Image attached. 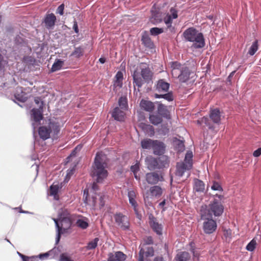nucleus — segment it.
<instances>
[{"label":"nucleus","instance_id":"6e6552de","mask_svg":"<svg viewBox=\"0 0 261 261\" xmlns=\"http://www.w3.org/2000/svg\"><path fill=\"white\" fill-rule=\"evenodd\" d=\"M55 222L56 227L57 228V236L56 237V244H58L61 234L63 233V230L65 229L62 228L63 222L65 221V214L64 213H60L57 219H54Z\"/></svg>","mask_w":261,"mask_h":261},{"label":"nucleus","instance_id":"7ed1b4c3","mask_svg":"<svg viewBox=\"0 0 261 261\" xmlns=\"http://www.w3.org/2000/svg\"><path fill=\"white\" fill-rule=\"evenodd\" d=\"M183 36L186 41L194 42L193 46L196 48H202L205 45L202 34L194 28H189L185 30Z\"/></svg>","mask_w":261,"mask_h":261},{"label":"nucleus","instance_id":"bb28decb","mask_svg":"<svg viewBox=\"0 0 261 261\" xmlns=\"http://www.w3.org/2000/svg\"><path fill=\"white\" fill-rule=\"evenodd\" d=\"M190 258L191 256L188 252L182 251L176 254L174 261H188Z\"/></svg>","mask_w":261,"mask_h":261},{"label":"nucleus","instance_id":"5fc2aeb1","mask_svg":"<svg viewBox=\"0 0 261 261\" xmlns=\"http://www.w3.org/2000/svg\"><path fill=\"white\" fill-rule=\"evenodd\" d=\"M212 189L214 190H218V191H222V188L220 185V184L216 181H214L213 186H212Z\"/></svg>","mask_w":261,"mask_h":261},{"label":"nucleus","instance_id":"f704fd0d","mask_svg":"<svg viewBox=\"0 0 261 261\" xmlns=\"http://www.w3.org/2000/svg\"><path fill=\"white\" fill-rule=\"evenodd\" d=\"M154 97L156 98H163L169 101H173L174 99L173 93L172 92H168L167 93H165L164 94H159L155 93L154 94Z\"/></svg>","mask_w":261,"mask_h":261},{"label":"nucleus","instance_id":"774afa93","mask_svg":"<svg viewBox=\"0 0 261 261\" xmlns=\"http://www.w3.org/2000/svg\"><path fill=\"white\" fill-rule=\"evenodd\" d=\"M128 196L129 199L135 198L136 197V194L134 191H130L128 192Z\"/></svg>","mask_w":261,"mask_h":261},{"label":"nucleus","instance_id":"f3484780","mask_svg":"<svg viewBox=\"0 0 261 261\" xmlns=\"http://www.w3.org/2000/svg\"><path fill=\"white\" fill-rule=\"evenodd\" d=\"M56 20V17L53 13L47 14L44 20L45 27L48 29H51L54 26Z\"/></svg>","mask_w":261,"mask_h":261},{"label":"nucleus","instance_id":"69168bd1","mask_svg":"<svg viewBox=\"0 0 261 261\" xmlns=\"http://www.w3.org/2000/svg\"><path fill=\"white\" fill-rule=\"evenodd\" d=\"M72 29L74 30L75 32L76 33H79V29L77 22L75 20V19H74L73 21V25L72 26Z\"/></svg>","mask_w":261,"mask_h":261},{"label":"nucleus","instance_id":"ea45409f","mask_svg":"<svg viewBox=\"0 0 261 261\" xmlns=\"http://www.w3.org/2000/svg\"><path fill=\"white\" fill-rule=\"evenodd\" d=\"M258 41L257 40H256L255 41H254L252 44V45L251 46L249 51H248V54L250 55V56H253L255 54V53H256V51L258 49Z\"/></svg>","mask_w":261,"mask_h":261},{"label":"nucleus","instance_id":"2eb2a0df","mask_svg":"<svg viewBox=\"0 0 261 261\" xmlns=\"http://www.w3.org/2000/svg\"><path fill=\"white\" fill-rule=\"evenodd\" d=\"M213 213L212 212L210 206L208 205H203L201 206L200 215L202 219L208 220L212 219Z\"/></svg>","mask_w":261,"mask_h":261},{"label":"nucleus","instance_id":"3c124183","mask_svg":"<svg viewBox=\"0 0 261 261\" xmlns=\"http://www.w3.org/2000/svg\"><path fill=\"white\" fill-rule=\"evenodd\" d=\"M193 157V154L191 151L188 152L185 156V158L184 160V161L183 163H185L186 164H188L189 162H190L191 165H192V159Z\"/></svg>","mask_w":261,"mask_h":261},{"label":"nucleus","instance_id":"13d9d810","mask_svg":"<svg viewBox=\"0 0 261 261\" xmlns=\"http://www.w3.org/2000/svg\"><path fill=\"white\" fill-rule=\"evenodd\" d=\"M49 255H53V253L50 252V250L49 251H48V252H46V253H43V254H40L39 255V257L41 259H43L44 258H47Z\"/></svg>","mask_w":261,"mask_h":261},{"label":"nucleus","instance_id":"4d7b16f0","mask_svg":"<svg viewBox=\"0 0 261 261\" xmlns=\"http://www.w3.org/2000/svg\"><path fill=\"white\" fill-rule=\"evenodd\" d=\"M129 203L132 204V205L134 207V211L136 213H137V203L135 198L129 199Z\"/></svg>","mask_w":261,"mask_h":261},{"label":"nucleus","instance_id":"58836bf2","mask_svg":"<svg viewBox=\"0 0 261 261\" xmlns=\"http://www.w3.org/2000/svg\"><path fill=\"white\" fill-rule=\"evenodd\" d=\"M63 64V61L60 60H58L53 64L52 67L51 68V71L55 72L56 71L60 70Z\"/></svg>","mask_w":261,"mask_h":261},{"label":"nucleus","instance_id":"09e8293b","mask_svg":"<svg viewBox=\"0 0 261 261\" xmlns=\"http://www.w3.org/2000/svg\"><path fill=\"white\" fill-rule=\"evenodd\" d=\"M256 245V241L254 239L252 240L247 245L246 249L250 251H253Z\"/></svg>","mask_w":261,"mask_h":261},{"label":"nucleus","instance_id":"a19ab883","mask_svg":"<svg viewBox=\"0 0 261 261\" xmlns=\"http://www.w3.org/2000/svg\"><path fill=\"white\" fill-rule=\"evenodd\" d=\"M174 143L175 147L178 151L182 152L185 150V145L184 142L182 141L176 139V140L174 141Z\"/></svg>","mask_w":261,"mask_h":261},{"label":"nucleus","instance_id":"c9c22d12","mask_svg":"<svg viewBox=\"0 0 261 261\" xmlns=\"http://www.w3.org/2000/svg\"><path fill=\"white\" fill-rule=\"evenodd\" d=\"M153 141L154 140H152L150 139L143 140L141 142V146L143 149H152V146L153 144Z\"/></svg>","mask_w":261,"mask_h":261},{"label":"nucleus","instance_id":"423d86ee","mask_svg":"<svg viewBox=\"0 0 261 261\" xmlns=\"http://www.w3.org/2000/svg\"><path fill=\"white\" fill-rule=\"evenodd\" d=\"M115 221L122 230L129 229L130 223L128 218L121 213H117L114 216Z\"/></svg>","mask_w":261,"mask_h":261},{"label":"nucleus","instance_id":"aec40b11","mask_svg":"<svg viewBox=\"0 0 261 261\" xmlns=\"http://www.w3.org/2000/svg\"><path fill=\"white\" fill-rule=\"evenodd\" d=\"M112 116L116 120L122 121L124 120L125 113L119 108L116 107L112 112Z\"/></svg>","mask_w":261,"mask_h":261},{"label":"nucleus","instance_id":"393cba45","mask_svg":"<svg viewBox=\"0 0 261 261\" xmlns=\"http://www.w3.org/2000/svg\"><path fill=\"white\" fill-rule=\"evenodd\" d=\"M42 110L34 108L31 110L32 118L35 122H39L43 119Z\"/></svg>","mask_w":261,"mask_h":261},{"label":"nucleus","instance_id":"f8f14e48","mask_svg":"<svg viewBox=\"0 0 261 261\" xmlns=\"http://www.w3.org/2000/svg\"><path fill=\"white\" fill-rule=\"evenodd\" d=\"M163 194L162 188L159 186H153L151 187L149 190L146 193L145 198H148L149 197H160Z\"/></svg>","mask_w":261,"mask_h":261},{"label":"nucleus","instance_id":"9d476101","mask_svg":"<svg viewBox=\"0 0 261 261\" xmlns=\"http://www.w3.org/2000/svg\"><path fill=\"white\" fill-rule=\"evenodd\" d=\"M206 220L203 223V229L205 233L211 234L216 230L217 224L216 221L212 219Z\"/></svg>","mask_w":261,"mask_h":261},{"label":"nucleus","instance_id":"b1692460","mask_svg":"<svg viewBox=\"0 0 261 261\" xmlns=\"http://www.w3.org/2000/svg\"><path fill=\"white\" fill-rule=\"evenodd\" d=\"M210 117L215 123L219 124L221 120L220 110L218 109L211 110Z\"/></svg>","mask_w":261,"mask_h":261},{"label":"nucleus","instance_id":"4468645a","mask_svg":"<svg viewBox=\"0 0 261 261\" xmlns=\"http://www.w3.org/2000/svg\"><path fill=\"white\" fill-rule=\"evenodd\" d=\"M152 256L154 255V249L152 247L141 248L139 253L138 261H144V256Z\"/></svg>","mask_w":261,"mask_h":261},{"label":"nucleus","instance_id":"72a5a7b5","mask_svg":"<svg viewBox=\"0 0 261 261\" xmlns=\"http://www.w3.org/2000/svg\"><path fill=\"white\" fill-rule=\"evenodd\" d=\"M78 227L82 229H85L89 226V223L88 222V219L85 218L84 219H79L76 221L75 224Z\"/></svg>","mask_w":261,"mask_h":261},{"label":"nucleus","instance_id":"c85d7f7f","mask_svg":"<svg viewBox=\"0 0 261 261\" xmlns=\"http://www.w3.org/2000/svg\"><path fill=\"white\" fill-rule=\"evenodd\" d=\"M194 190L197 192H203L205 190L204 182L198 179H195Z\"/></svg>","mask_w":261,"mask_h":261},{"label":"nucleus","instance_id":"f03ea898","mask_svg":"<svg viewBox=\"0 0 261 261\" xmlns=\"http://www.w3.org/2000/svg\"><path fill=\"white\" fill-rule=\"evenodd\" d=\"M153 72L146 63H141L134 70L133 74V83L141 88L144 83H149L152 81Z\"/></svg>","mask_w":261,"mask_h":261},{"label":"nucleus","instance_id":"412c9836","mask_svg":"<svg viewBox=\"0 0 261 261\" xmlns=\"http://www.w3.org/2000/svg\"><path fill=\"white\" fill-rule=\"evenodd\" d=\"M141 41L142 44L146 47L151 49L154 47L153 42L151 40L146 31L143 33L141 38Z\"/></svg>","mask_w":261,"mask_h":261},{"label":"nucleus","instance_id":"338daca9","mask_svg":"<svg viewBox=\"0 0 261 261\" xmlns=\"http://www.w3.org/2000/svg\"><path fill=\"white\" fill-rule=\"evenodd\" d=\"M253 155L255 157H258L261 155V147L258 148L253 152Z\"/></svg>","mask_w":261,"mask_h":261},{"label":"nucleus","instance_id":"680f3d73","mask_svg":"<svg viewBox=\"0 0 261 261\" xmlns=\"http://www.w3.org/2000/svg\"><path fill=\"white\" fill-rule=\"evenodd\" d=\"M201 121L204 122L207 126H208L209 128H211L212 127L210 124V121L207 117H203L202 118Z\"/></svg>","mask_w":261,"mask_h":261},{"label":"nucleus","instance_id":"cd10ccee","mask_svg":"<svg viewBox=\"0 0 261 261\" xmlns=\"http://www.w3.org/2000/svg\"><path fill=\"white\" fill-rule=\"evenodd\" d=\"M61 248L60 246L55 247L50 250V252L53 253L54 257L60 256V261H65V254L62 253Z\"/></svg>","mask_w":261,"mask_h":261},{"label":"nucleus","instance_id":"1a4fd4ad","mask_svg":"<svg viewBox=\"0 0 261 261\" xmlns=\"http://www.w3.org/2000/svg\"><path fill=\"white\" fill-rule=\"evenodd\" d=\"M149 224L153 230L159 235L162 234V226L161 224H159L156 219L152 214L149 215Z\"/></svg>","mask_w":261,"mask_h":261},{"label":"nucleus","instance_id":"a878e982","mask_svg":"<svg viewBox=\"0 0 261 261\" xmlns=\"http://www.w3.org/2000/svg\"><path fill=\"white\" fill-rule=\"evenodd\" d=\"M59 190V187L58 185L53 184L49 188L48 194L50 196H54V199L58 200L59 199V196L58 192Z\"/></svg>","mask_w":261,"mask_h":261},{"label":"nucleus","instance_id":"4be33fe9","mask_svg":"<svg viewBox=\"0 0 261 261\" xmlns=\"http://www.w3.org/2000/svg\"><path fill=\"white\" fill-rule=\"evenodd\" d=\"M140 105L142 109L147 112H151L154 110V105L150 101L142 99Z\"/></svg>","mask_w":261,"mask_h":261},{"label":"nucleus","instance_id":"49530a36","mask_svg":"<svg viewBox=\"0 0 261 261\" xmlns=\"http://www.w3.org/2000/svg\"><path fill=\"white\" fill-rule=\"evenodd\" d=\"M84 53V49L81 47L75 48L74 51L72 53L71 55L74 56L76 58L83 56Z\"/></svg>","mask_w":261,"mask_h":261},{"label":"nucleus","instance_id":"7c9ffc66","mask_svg":"<svg viewBox=\"0 0 261 261\" xmlns=\"http://www.w3.org/2000/svg\"><path fill=\"white\" fill-rule=\"evenodd\" d=\"M82 217L80 215L75 214H71L66 211V223L69 222L70 227L74 223L76 224V221L79 219V217Z\"/></svg>","mask_w":261,"mask_h":261},{"label":"nucleus","instance_id":"39448f33","mask_svg":"<svg viewBox=\"0 0 261 261\" xmlns=\"http://www.w3.org/2000/svg\"><path fill=\"white\" fill-rule=\"evenodd\" d=\"M145 161L147 168L150 170L163 168L168 164V160L165 156L158 158L149 156L146 158Z\"/></svg>","mask_w":261,"mask_h":261},{"label":"nucleus","instance_id":"20e7f679","mask_svg":"<svg viewBox=\"0 0 261 261\" xmlns=\"http://www.w3.org/2000/svg\"><path fill=\"white\" fill-rule=\"evenodd\" d=\"M60 126L55 122L50 121L47 126H42L39 127L38 134L40 138L46 140L50 137L52 134L54 136L57 135L60 132Z\"/></svg>","mask_w":261,"mask_h":261},{"label":"nucleus","instance_id":"79ce46f5","mask_svg":"<svg viewBox=\"0 0 261 261\" xmlns=\"http://www.w3.org/2000/svg\"><path fill=\"white\" fill-rule=\"evenodd\" d=\"M119 106L121 109L126 110L127 107V99L125 97L121 96L119 99L118 101Z\"/></svg>","mask_w":261,"mask_h":261},{"label":"nucleus","instance_id":"0eeeda50","mask_svg":"<svg viewBox=\"0 0 261 261\" xmlns=\"http://www.w3.org/2000/svg\"><path fill=\"white\" fill-rule=\"evenodd\" d=\"M146 180L148 184L155 185L159 181L164 180L163 174L162 172H151L147 173L145 175Z\"/></svg>","mask_w":261,"mask_h":261},{"label":"nucleus","instance_id":"4c0bfd02","mask_svg":"<svg viewBox=\"0 0 261 261\" xmlns=\"http://www.w3.org/2000/svg\"><path fill=\"white\" fill-rule=\"evenodd\" d=\"M82 147V145H79L72 151L70 154L66 158V164L71 161L73 158L76 156L77 153L81 150Z\"/></svg>","mask_w":261,"mask_h":261},{"label":"nucleus","instance_id":"2f4dec72","mask_svg":"<svg viewBox=\"0 0 261 261\" xmlns=\"http://www.w3.org/2000/svg\"><path fill=\"white\" fill-rule=\"evenodd\" d=\"M190 74V72L189 70L186 68L182 70L180 74L178 75V78L180 82L182 83L186 82L189 79Z\"/></svg>","mask_w":261,"mask_h":261},{"label":"nucleus","instance_id":"864d4df0","mask_svg":"<svg viewBox=\"0 0 261 261\" xmlns=\"http://www.w3.org/2000/svg\"><path fill=\"white\" fill-rule=\"evenodd\" d=\"M164 21L165 23L167 25L168 28H169L171 27L172 18L170 15L167 16L164 18Z\"/></svg>","mask_w":261,"mask_h":261},{"label":"nucleus","instance_id":"473e14b6","mask_svg":"<svg viewBox=\"0 0 261 261\" xmlns=\"http://www.w3.org/2000/svg\"><path fill=\"white\" fill-rule=\"evenodd\" d=\"M115 77L116 80L114 84V87L121 88L122 86V81L123 79V73L120 71H118Z\"/></svg>","mask_w":261,"mask_h":261},{"label":"nucleus","instance_id":"603ef678","mask_svg":"<svg viewBox=\"0 0 261 261\" xmlns=\"http://www.w3.org/2000/svg\"><path fill=\"white\" fill-rule=\"evenodd\" d=\"M34 101L35 103L38 106V109H43L44 103L41 98L39 97L35 98Z\"/></svg>","mask_w":261,"mask_h":261},{"label":"nucleus","instance_id":"a211bd4d","mask_svg":"<svg viewBox=\"0 0 261 261\" xmlns=\"http://www.w3.org/2000/svg\"><path fill=\"white\" fill-rule=\"evenodd\" d=\"M153 144L152 146V149L153 153L155 154H160L163 153L164 151V146L163 142L158 140H154Z\"/></svg>","mask_w":261,"mask_h":261},{"label":"nucleus","instance_id":"6ab92c4d","mask_svg":"<svg viewBox=\"0 0 261 261\" xmlns=\"http://www.w3.org/2000/svg\"><path fill=\"white\" fill-rule=\"evenodd\" d=\"M158 113L162 117H164L168 119L171 118L170 112L167 110V107L161 103L158 105Z\"/></svg>","mask_w":261,"mask_h":261},{"label":"nucleus","instance_id":"5701e85b","mask_svg":"<svg viewBox=\"0 0 261 261\" xmlns=\"http://www.w3.org/2000/svg\"><path fill=\"white\" fill-rule=\"evenodd\" d=\"M139 127L148 136H152L154 134V127L150 124L142 122L139 124Z\"/></svg>","mask_w":261,"mask_h":261},{"label":"nucleus","instance_id":"e2e57ef3","mask_svg":"<svg viewBox=\"0 0 261 261\" xmlns=\"http://www.w3.org/2000/svg\"><path fill=\"white\" fill-rule=\"evenodd\" d=\"M108 261H118L116 257H115V254L113 253H110L108 254Z\"/></svg>","mask_w":261,"mask_h":261},{"label":"nucleus","instance_id":"ddd939ff","mask_svg":"<svg viewBox=\"0 0 261 261\" xmlns=\"http://www.w3.org/2000/svg\"><path fill=\"white\" fill-rule=\"evenodd\" d=\"M192 168L191 164L189 162L188 164L180 162L176 164V170L175 174L178 176H182L186 170H189Z\"/></svg>","mask_w":261,"mask_h":261},{"label":"nucleus","instance_id":"dca6fc26","mask_svg":"<svg viewBox=\"0 0 261 261\" xmlns=\"http://www.w3.org/2000/svg\"><path fill=\"white\" fill-rule=\"evenodd\" d=\"M169 83L166 82L163 79H161L158 81L155 85V90L159 93L167 92L169 90Z\"/></svg>","mask_w":261,"mask_h":261},{"label":"nucleus","instance_id":"e433bc0d","mask_svg":"<svg viewBox=\"0 0 261 261\" xmlns=\"http://www.w3.org/2000/svg\"><path fill=\"white\" fill-rule=\"evenodd\" d=\"M162 21V13L159 12H152L151 21L154 24L158 23Z\"/></svg>","mask_w":261,"mask_h":261},{"label":"nucleus","instance_id":"f257e3e1","mask_svg":"<svg viewBox=\"0 0 261 261\" xmlns=\"http://www.w3.org/2000/svg\"><path fill=\"white\" fill-rule=\"evenodd\" d=\"M105 154L97 152L95 158L94 164L91 173V176L96 182L92 184V189L96 191L98 189L97 183H101L108 176V171L106 169L107 166Z\"/></svg>","mask_w":261,"mask_h":261},{"label":"nucleus","instance_id":"c03bdc74","mask_svg":"<svg viewBox=\"0 0 261 261\" xmlns=\"http://www.w3.org/2000/svg\"><path fill=\"white\" fill-rule=\"evenodd\" d=\"M77 164V163L74 162L73 165L71 169L68 170V172L66 174V182L70 179V177L74 174V173L75 171V168H76Z\"/></svg>","mask_w":261,"mask_h":261},{"label":"nucleus","instance_id":"9b49d317","mask_svg":"<svg viewBox=\"0 0 261 261\" xmlns=\"http://www.w3.org/2000/svg\"><path fill=\"white\" fill-rule=\"evenodd\" d=\"M209 205L212 212L215 216H219L223 212V206L217 200L215 199Z\"/></svg>","mask_w":261,"mask_h":261},{"label":"nucleus","instance_id":"bf43d9fd","mask_svg":"<svg viewBox=\"0 0 261 261\" xmlns=\"http://www.w3.org/2000/svg\"><path fill=\"white\" fill-rule=\"evenodd\" d=\"M191 251L193 253L194 261H198L199 260V253L195 251L194 249H192Z\"/></svg>","mask_w":261,"mask_h":261},{"label":"nucleus","instance_id":"6e6d98bb","mask_svg":"<svg viewBox=\"0 0 261 261\" xmlns=\"http://www.w3.org/2000/svg\"><path fill=\"white\" fill-rule=\"evenodd\" d=\"M64 4H61L60 6L58 7L57 9L56 13L59 14L60 15H63L64 13Z\"/></svg>","mask_w":261,"mask_h":261},{"label":"nucleus","instance_id":"c756f323","mask_svg":"<svg viewBox=\"0 0 261 261\" xmlns=\"http://www.w3.org/2000/svg\"><path fill=\"white\" fill-rule=\"evenodd\" d=\"M149 119L150 122L154 125H158L163 121L162 117L159 114H150Z\"/></svg>","mask_w":261,"mask_h":261},{"label":"nucleus","instance_id":"de8ad7c7","mask_svg":"<svg viewBox=\"0 0 261 261\" xmlns=\"http://www.w3.org/2000/svg\"><path fill=\"white\" fill-rule=\"evenodd\" d=\"M164 32L163 28H152L150 30V33L151 35L156 36L159 34L162 33Z\"/></svg>","mask_w":261,"mask_h":261},{"label":"nucleus","instance_id":"a18cd8bd","mask_svg":"<svg viewBox=\"0 0 261 261\" xmlns=\"http://www.w3.org/2000/svg\"><path fill=\"white\" fill-rule=\"evenodd\" d=\"M114 254L118 261H124L126 259V255L121 251L116 252Z\"/></svg>","mask_w":261,"mask_h":261},{"label":"nucleus","instance_id":"0e129e2a","mask_svg":"<svg viewBox=\"0 0 261 261\" xmlns=\"http://www.w3.org/2000/svg\"><path fill=\"white\" fill-rule=\"evenodd\" d=\"M170 12L171 13V15L172 18H176L177 17V11L173 8L170 9Z\"/></svg>","mask_w":261,"mask_h":261},{"label":"nucleus","instance_id":"37998d69","mask_svg":"<svg viewBox=\"0 0 261 261\" xmlns=\"http://www.w3.org/2000/svg\"><path fill=\"white\" fill-rule=\"evenodd\" d=\"M99 241L98 238H95L93 240L88 243L87 248L88 249H94L97 246V243Z\"/></svg>","mask_w":261,"mask_h":261},{"label":"nucleus","instance_id":"052dcab7","mask_svg":"<svg viewBox=\"0 0 261 261\" xmlns=\"http://www.w3.org/2000/svg\"><path fill=\"white\" fill-rule=\"evenodd\" d=\"M131 171L135 174L139 170V165L136 164L134 165H133L130 167Z\"/></svg>","mask_w":261,"mask_h":261},{"label":"nucleus","instance_id":"8fccbe9b","mask_svg":"<svg viewBox=\"0 0 261 261\" xmlns=\"http://www.w3.org/2000/svg\"><path fill=\"white\" fill-rule=\"evenodd\" d=\"M153 244V240L152 237L151 236H147L143 239V244L142 246L144 247L147 245H151Z\"/></svg>","mask_w":261,"mask_h":261}]
</instances>
